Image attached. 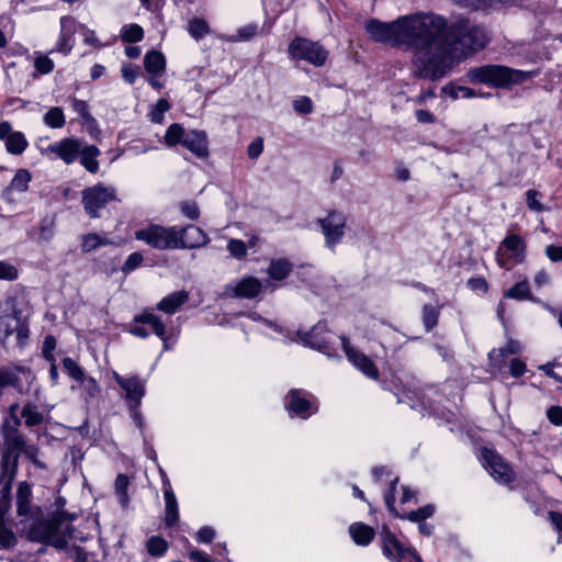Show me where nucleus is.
<instances>
[{
  "label": "nucleus",
  "instance_id": "f257e3e1",
  "mask_svg": "<svg viewBox=\"0 0 562 562\" xmlns=\"http://www.w3.org/2000/svg\"><path fill=\"white\" fill-rule=\"evenodd\" d=\"M370 38L392 47L413 50L412 63L418 78L438 80L452 68L453 60L485 47L482 26L459 19L451 25L434 13H414L392 22L371 19L366 25Z\"/></svg>",
  "mask_w": 562,
  "mask_h": 562
},
{
  "label": "nucleus",
  "instance_id": "f03ea898",
  "mask_svg": "<svg viewBox=\"0 0 562 562\" xmlns=\"http://www.w3.org/2000/svg\"><path fill=\"white\" fill-rule=\"evenodd\" d=\"M21 532L31 541L50 544L57 549L67 546L72 528L65 513H57L49 519H33L29 517L20 521Z\"/></svg>",
  "mask_w": 562,
  "mask_h": 562
},
{
  "label": "nucleus",
  "instance_id": "7ed1b4c3",
  "mask_svg": "<svg viewBox=\"0 0 562 562\" xmlns=\"http://www.w3.org/2000/svg\"><path fill=\"white\" fill-rule=\"evenodd\" d=\"M20 420L14 418L13 425L5 423L2 426L5 449L1 460L0 485L4 495L11 491V484L16 474L18 458L25 446L24 438L18 430Z\"/></svg>",
  "mask_w": 562,
  "mask_h": 562
},
{
  "label": "nucleus",
  "instance_id": "20e7f679",
  "mask_svg": "<svg viewBox=\"0 0 562 562\" xmlns=\"http://www.w3.org/2000/svg\"><path fill=\"white\" fill-rule=\"evenodd\" d=\"M531 75V72L502 65H484L471 68L467 77L472 83H484L495 88H510L514 85L525 82Z\"/></svg>",
  "mask_w": 562,
  "mask_h": 562
},
{
  "label": "nucleus",
  "instance_id": "39448f33",
  "mask_svg": "<svg viewBox=\"0 0 562 562\" xmlns=\"http://www.w3.org/2000/svg\"><path fill=\"white\" fill-rule=\"evenodd\" d=\"M16 334L19 346H23L29 337V328L21 317L14 299L9 297L0 303V338L2 344L12 334Z\"/></svg>",
  "mask_w": 562,
  "mask_h": 562
},
{
  "label": "nucleus",
  "instance_id": "423d86ee",
  "mask_svg": "<svg viewBox=\"0 0 562 562\" xmlns=\"http://www.w3.org/2000/svg\"><path fill=\"white\" fill-rule=\"evenodd\" d=\"M178 226L150 224L135 232V239L159 249H177Z\"/></svg>",
  "mask_w": 562,
  "mask_h": 562
},
{
  "label": "nucleus",
  "instance_id": "0eeeda50",
  "mask_svg": "<svg viewBox=\"0 0 562 562\" xmlns=\"http://www.w3.org/2000/svg\"><path fill=\"white\" fill-rule=\"evenodd\" d=\"M112 201H119L116 190L112 186L97 183L82 191L81 202L86 213L91 218L100 217V211Z\"/></svg>",
  "mask_w": 562,
  "mask_h": 562
},
{
  "label": "nucleus",
  "instance_id": "6e6552de",
  "mask_svg": "<svg viewBox=\"0 0 562 562\" xmlns=\"http://www.w3.org/2000/svg\"><path fill=\"white\" fill-rule=\"evenodd\" d=\"M289 54L294 59L306 60L315 67L323 66L328 58V50L319 43L296 37L289 45Z\"/></svg>",
  "mask_w": 562,
  "mask_h": 562
},
{
  "label": "nucleus",
  "instance_id": "1a4fd4ad",
  "mask_svg": "<svg viewBox=\"0 0 562 562\" xmlns=\"http://www.w3.org/2000/svg\"><path fill=\"white\" fill-rule=\"evenodd\" d=\"M383 554L396 562H423L420 557L411 548L402 543L391 530L383 526L381 531Z\"/></svg>",
  "mask_w": 562,
  "mask_h": 562
},
{
  "label": "nucleus",
  "instance_id": "9d476101",
  "mask_svg": "<svg viewBox=\"0 0 562 562\" xmlns=\"http://www.w3.org/2000/svg\"><path fill=\"white\" fill-rule=\"evenodd\" d=\"M347 218L344 213L330 211L325 217L317 221L325 238V245L330 250L342 240Z\"/></svg>",
  "mask_w": 562,
  "mask_h": 562
},
{
  "label": "nucleus",
  "instance_id": "9b49d317",
  "mask_svg": "<svg viewBox=\"0 0 562 562\" xmlns=\"http://www.w3.org/2000/svg\"><path fill=\"white\" fill-rule=\"evenodd\" d=\"M285 408L291 417L307 419L317 411L313 396L302 389H292L285 396Z\"/></svg>",
  "mask_w": 562,
  "mask_h": 562
},
{
  "label": "nucleus",
  "instance_id": "f8f14e48",
  "mask_svg": "<svg viewBox=\"0 0 562 562\" xmlns=\"http://www.w3.org/2000/svg\"><path fill=\"white\" fill-rule=\"evenodd\" d=\"M81 144V140L75 137L63 138L49 144L43 153L54 159L63 160L66 165H70L78 159Z\"/></svg>",
  "mask_w": 562,
  "mask_h": 562
},
{
  "label": "nucleus",
  "instance_id": "ddd939ff",
  "mask_svg": "<svg viewBox=\"0 0 562 562\" xmlns=\"http://www.w3.org/2000/svg\"><path fill=\"white\" fill-rule=\"evenodd\" d=\"M482 462L496 481L507 484L515 479L510 465L495 451L484 448L482 450Z\"/></svg>",
  "mask_w": 562,
  "mask_h": 562
},
{
  "label": "nucleus",
  "instance_id": "4468645a",
  "mask_svg": "<svg viewBox=\"0 0 562 562\" xmlns=\"http://www.w3.org/2000/svg\"><path fill=\"white\" fill-rule=\"evenodd\" d=\"M112 376L124 391L127 405L140 406L142 398L146 392L145 381L140 380L137 375H120L116 371L112 372Z\"/></svg>",
  "mask_w": 562,
  "mask_h": 562
},
{
  "label": "nucleus",
  "instance_id": "2eb2a0df",
  "mask_svg": "<svg viewBox=\"0 0 562 562\" xmlns=\"http://www.w3.org/2000/svg\"><path fill=\"white\" fill-rule=\"evenodd\" d=\"M340 340L348 360L357 369H359L366 376L370 379H378L379 370L376 369L372 360L364 353L355 349L346 337H340Z\"/></svg>",
  "mask_w": 562,
  "mask_h": 562
},
{
  "label": "nucleus",
  "instance_id": "dca6fc26",
  "mask_svg": "<svg viewBox=\"0 0 562 562\" xmlns=\"http://www.w3.org/2000/svg\"><path fill=\"white\" fill-rule=\"evenodd\" d=\"M210 241L203 229L195 225L178 227L177 249H194L205 246Z\"/></svg>",
  "mask_w": 562,
  "mask_h": 562
},
{
  "label": "nucleus",
  "instance_id": "f3484780",
  "mask_svg": "<svg viewBox=\"0 0 562 562\" xmlns=\"http://www.w3.org/2000/svg\"><path fill=\"white\" fill-rule=\"evenodd\" d=\"M262 290L261 282L255 277H244L225 288V293L234 297L254 299Z\"/></svg>",
  "mask_w": 562,
  "mask_h": 562
},
{
  "label": "nucleus",
  "instance_id": "a211bd4d",
  "mask_svg": "<svg viewBox=\"0 0 562 562\" xmlns=\"http://www.w3.org/2000/svg\"><path fill=\"white\" fill-rule=\"evenodd\" d=\"M77 22L72 16L60 18V33L55 48L52 52H59L64 55L69 54L74 47V35L76 33Z\"/></svg>",
  "mask_w": 562,
  "mask_h": 562
},
{
  "label": "nucleus",
  "instance_id": "6ab92c4d",
  "mask_svg": "<svg viewBox=\"0 0 562 562\" xmlns=\"http://www.w3.org/2000/svg\"><path fill=\"white\" fill-rule=\"evenodd\" d=\"M333 337L334 335L327 330L326 324L318 323L305 334L304 342L314 349L327 352Z\"/></svg>",
  "mask_w": 562,
  "mask_h": 562
},
{
  "label": "nucleus",
  "instance_id": "aec40b11",
  "mask_svg": "<svg viewBox=\"0 0 562 562\" xmlns=\"http://www.w3.org/2000/svg\"><path fill=\"white\" fill-rule=\"evenodd\" d=\"M182 145L198 158L204 159L209 156L207 136L203 131L187 132Z\"/></svg>",
  "mask_w": 562,
  "mask_h": 562
},
{
  "label": "nucleus",
  "instance_id": "412c9836",
  "mask_svg": "<svg viewBox=\"0 0 562 562\" xmlns=\"http://www.w3.org/2000/svg\"><path fill=\"white\" fill-rule=\"evenodd\" d=\"M503 247L510 252L509 258H512L515 262H524L526 257V243L524 238L515 234L508 235L501 243V246L497 249V254L502 251Z\"/></svg>",
  "mask_w": 562,
  "mask_h": 562
},
{
  "label": "nucleus",
  "instance_id": "4be33fe9",
  "mask_svg": "<svg viewBox=\"0 0 562 562\" xmlns=\"http://www.w3.org/2000/svg\"><path fill=\"white\" fill-rule=\"evenodd\" d=\"M164 498H165V525L170 527L177 524L179 519V509H178V501L175 495V492L172 490L170 482H165V491H164Z\"/></svg>",
  "mask_w": 562,
  "mask_h": 562
},
{
  "label": "nucleus",
  "instance_id": "5701e85b",
  "mask_svg": "<svg viewBox=\"0 0 562 562\" xmlns=\"http://www.w3.org/2000/svg\"><path fill=\"white\" fill-rule=\"evenodd\" d=\"M189 300V293L184 290L170 293L158 304L157 310L166 314H175L178 308Z\"/></svg>",
  "mask_w": 562,
  "mask_h": 562
},
{
  "label": "nucleus",
  "instance_id": "b1692460",
  "mask_svg": "<svg viewBox=\"0 0 562 562\" xmlns=\"http://www.w3.org/2000/svg\"><path fill=\"white\" fill-rule=\"evenodd\" d=\"M32 496V490L29 483L20 482L16 491V510L21 517L29 518L31 514L30 501Z\"/></svg>",
  "mask_w": 562,
  "mask_h": 562
},
{
  "label": "nucleus",
  "instance_id": "393cba45",
  "mask_svg": "<svg viewBox=\"0 0 562 562\" xmlns=\"http://www.w3.org/2000/svg\"><path fill=\"white\" fill-rule=\"evenodd\" d=\"M100 150L94 145H81L78 158L87 171L95 173L99 170V162L97 157L100 156Z\"/></svg>",
  "mask_w": 562,
  "mask_h": 562
},
{
  "label": "nucleus",
  "instance_id": "a878e982",
  "mask_svg": "<svg viewBox=\"0 0 562 562\" xmlns=\"http://www.w3.org/2000/svg\"><path fill=\"white\" fill-rule=\"evenodd\" d=\"M349 532L352 540L359 546L369 544L374 538V530L372 527L362 522H355L349 527Z\"/></svg>",
  "mask_w": 562,
  "mask_h": 562
},
{
  "label": "nucleus",
  "instance_id": "bb28decb",
  "mask_svg": "<svg viewBox=\"0 0 562 562\" xmlns=\"http://www.w3.org/2000/svg\"><path fill=\"white\" fill-rule=\"evenodd\" d=\"M144 66L150 75L160 76L166 69L165 56L160 52L150 50L144 57Z\"/></svg>",
  "mask_w": 562,
  "mask_h": 562
},
{
  "label": "nucleus",
  "instance_id": "cd10ccee",
  "mask_svg": "<svg viewBox=\"0 0 562 562\" xmlns=\"http://www.w3.org/2000/svg\"><path fill=\"white\" fill-rule=\"evenodd\" d=\"M134 321L139 324L150 325L153 331L166 344V326L162 323L160 316L154 313H143L135 316Z\"/></svg>",
  "mask_w": 562,
  "mask_h": 562
},
{
  "label": "nucleus",
  "instance_id": "c85d7f7f",
  "mask_svg": "<svg viewBox=\"0 0 562 562\" xmlns=\"http://www.w3.org/2000/svg\"><path fill=\"white\" fill-rule=\"evenodd\" d=\"M292 268L293 265L289 260L280 258L271 260L267 272L271 279L280 281L289 276V273L292 271Z\"/></svg>",
  "mask_w": 562,
  "mask_h": 562
},
{
  "label": "nucleus",
  "instance_id": "c756f323",
  "mask_svg": "<svg viewBox=\"0 0 562 562\" xmlns=\"http://www.w3.org/2000/svg\"><path fill=\"white\" fill-rule=\"evenodd\" d=\"M115 245L114 241L106 237H102L95 233H89L81 238V251L83 254L91 252L102 246Z\"/></svg>",
  "mask_w": 562,
  "mask_h": 562
},
{
  "label": "nucleus",
  "instance_id": "7c9ffc66",
  "mask_svg": "<svg viewBox=\"0 0 562 562\" xmlns=\"http://www.w3.org/2000/svg\"><path fill=\"white\" fill-rule=\"evenodd\" d=\"M55 64L47 55L35 52L34 53V68L35 71L32 74L33 78H37L43 75H48L54 70Z\"/></svg>",
  "mask_w": 562,
  "mask_h": 562
},
{
  "label": "nucleus",
  "instance_id": "2f4dec72",
  "mask_svg": "<svg viewBox=\"0 0 562 562\" xmlns=\"http://www.w3.org/2000/svg\"><path fill=\"white\" fill-rule=\"evenodd\" d=\"M29 146V142L22 132H14L5 140V149L11 155H21Z\"/></svg>",
  "mask_w": 562,
  "mask_h": 562
},
{
  "label": "nucleus",
  "instance_id": "473e14b6",
  "mask_svg": "<svg viewBox=\"0 0 562 562\" xmlns=\"http://www.w3.org/2000/svg\"><path fill=\"white\" fill-rule=\"evenodd\" d=\"M504 297L513 299L517 301L529 300L532 301L533 297L530 293V288L528 281L525 279L520 282H517L514 286L504 292Z\"/></svg>",
  "mask_w": 562,
  "mask_h": 562
},
{
  "label": "nucleus",
  "instance_id": "72a5a7b5",
  "mask_svg": "<svg viewBox=\"0 0 562 562\" xmlns=\"http://www.w3.org/2000/svg\"><path fill=\"white\" fill-rule=\"evenodd\" d=\"M32 179V176L29 170L26 169H19L13 179L11 180V183L8 188L9 191L23 193L26 192L29 189V183Z\"/></svg>",
  "mask_w": 562,
  "mask_h": 562
},
{
  "label": "nucleus",
  "instance_id": "f704fd0d",
  "mask_svg": "<svg viewBox=\"0 0 562 562\" xmlns=\"http://www.w3.org/2000/svg\"><path fill=\"white\" fill-rule=\"evenodd\" d=\"M187 132H184L183 127L178 124H171L164 136V142L168 147H173L178 144H182V139L186 137Z\"/></svg>",
  "mask_w": 562,
  "mask_h": 562
},
{
  "label": "nucleus",
  "instance_id": "c9c22d12",
  "mask_svg": "<svg viewBox=\"0 0 562 562\" xmlns=\"http://www.w3.org/2000/svg\"><path fill=\"white\" fill-rule=\"evenodd\" d=\"M188 32L194 40L199 41L200 38L207 35L211 30L204 19L194 18L189 22Z\"/></svg>",
  "mask_w": 562,
  "mask_h": 562
},
{
  "label": "nucleus",
  "instance_id": "e433bc0d",
  "mask_svg": "<svg viewBox=\"0 0 562 562\" xmlns=\"http://www.w3.org/2000/svg\"><path fill=\"white\" fill-rule=\"evenodd\" d=\"M44 123L52 128H60L65 125V115L61 108L54 106L49 109L44 117Z\"/></svg>",
  "mask_w": 562,
  "mask_h": 562
},
{
  "label": "nucleus",
  "instance_id": "4c0bfd02",
  "mask_svg": "<svg viewBox=\"0 0 562 562\" xmlns=\"http://www.w3.org/2000/svg\"><path fill=\"white\" fill-rule=\"evenodd\" d=\"M121 37L125 43H137L143 40L144 31L138 24H127L123 26Z\"/></svg>",
  "mask_w": 562,
  "mask_h": 562
},
{
  "label": "nucleus",
  "instance_id": "58836bf2",
  "mask_svg": "<svg viewBox=\"0 0 562 562\" xmlns=\"http://www.w3.org/2000/svg\"><path fill=\"white\" fill-rule=\"evenodd\" d=\"M21 415L25 419V425L29 427L40 425L44 419L43 414L40 413L36 406L32 404H26L23 407Z\"/></svg>",
  "mask_w": 562,
  "mask_h": 562
},
{
  "label": "nucleus",
  "instance_id": "ea45409f",
  "mask_svg": "<svg viewBox=\"0 0 562 562\" xmlns=\"http://www.w3.org/2000/svg\"><path fill=\"white\" fill-rule=\"evenodd\" d=\"M439 318V308L426 304L423 307V323L426 331H430L434 327H436Z\"/></svg>",
  "mask_w": 562,
  "mask_h": 562
},
{
  "label": "nucleus",
  "instance_id": "a19ab883",
  "mask_svg": "<svg viewBox=\"0 0 562 562\" xmlns=\"http://www.w3.org/2000/svg\"><path fill=\"white\" fill-rule=\"evenodd\" d=\"M147 551L153 557H161L168 549L167 541L161 537H150L146 543Z\"/></svg>",
  "mask_w": 562,
  "mask_h": 562
},
{
  "label": "nucleus",
  "instance_id": "79ce46f5",
  "mask_svg": "<svg viewBox=\"0 0 562 562\" xmlns=\"http://www.w3.org/2000/svg\"><path fill=\"white\" fill-rule=\"evenodd\" d=\"M170 109V103L166 99H159L156 104L151 106L149 117L153 123H161L164 115Z\"/></svg>",
  "mask_w": 562,
  "mask_h": 562
},
{
  "label": "nucleus",
  "instance_id": "37998d69",
  "mask_svg": "<svg viewBox=\"0 0 562 562\" xmlns=\"http://www.w3.org/2000/svg\"><path fill=\"white\" fill-rule=\"evenodd\" d=\"M128 477L125 474H119L115 479L114 487L115 492L119 496L120 503L122 505H126L128 502L127 497V487H128Z\"/></svg>",
  "mask_w": 562,
  "mask_h": 562
},
{
  "label": "nucleus",
  "instance_id": "c03bdc74",
  "mask_svg": "<svg viewBox=\"0 0 562 562\" xmlns=\"http://www.w3.org/2000/svg\"><path fill=\"white\" fill-rule=\"evenodd\" d=\"M78 382L81 383V386L87 394V396H86L87 402L90 398H94V397L99 396L100 386L93 378L83 375V379H80Z\"/></svg>",
  "mask_w": 562,
  "mask_h": 562
},
{
  "label": "nucleus",
  "instance_id": "a18cd8bd",
  "mask_svg": "<svg viewBox=\"0 0 562 562\" xmlns=\"http://www.w3.org/2000/svg\"><path fill=\"white\" fill-rule=\"evenodd\" d=\"M71 108L82 117L85 123L90 124L95 122L94 117L89 112L88 103L86 101L72 99Z\"/></svg>",
  "mask_w": 562,
  "mask_h": 562
},
{
  "label": "nucleus",
  "instance_id": "49530a36",
  "mask_svg": "<svg viewBox=\"0 0 562 562\" xmlns=\"http://www.w3.org/2000/svg\"><path fill=\"white\" fill-rule=\"evenodd\" d=\"M435 513V506L434 505H426L417 510L409 512L404 518H407L411 521H424L425 519L431 517Z\"/></svg>",
  "mask_w": 562,
  "mask_h": 562
},
{
  "label": "nucleus",
  "instance_id": "de8ad7c7",
  "mask_svg": "<svg viewBox=\"0 0 562 562\" xmlns=\"http://www.w3.org/2000/svg\"><path fill=\"white\" fill-rule=\"evenodd\" d=\"M63 366L71 379H74L76 381L83 379L85 373H83L82 369L72 358H69V357L65 358L63 360Z\"/></svg>",
  "mask_w": 562,
  "mask_h": 562
},
{
  "label": "nucleus",
  "instance_id": "09e8293b",
  "mask_svg": "<svg viewBox=\"0 0 562 562\" xmlns=\"http://www.w3.org/2000/svg\"><path fill=\"white\" fill-rule=\"evenodd\" d=\"M520 344L518 341H515V340H508L507 344L504 346V347H501L498 349H494L491 353H490V357L493 358L495 357L496 355L501 356V357H507L509 355H517L518 352H520Z\"/></svg>",
  "mask_w": 562,
  "mask_h": 562
},
{
  "label": "nucleus",
  "instance_id": "8fccbe9b",
  "mask_svg": "<svg viewBox=\"0 0 562 562\" xmlns=\"http://www.w3.org/2000/svg\"><path fill=\"white\" fill-rule=\"evenodd\" d=\"M227 250L231 256L236 259H241L247 255V246L245 241L240 239H229L227 244Z\"/></svg>",
  "mask_w": 562,
  "mask_h": 562
},
{
  "label": "nucleus",
  "instance_id": "3c124183",
  "mask_svg": "<svg viewBox=\"0 0 562 562\" xmlns=\"http://www.w3.org/2000/svg\"><path fill=\"white\" fill-rule=\"evenodd\" d=\"M398 481V477H395L391 481V485L389 491L384 495V501L387 509L395 516L400 518H404V516H401L396 513L394 503H395V490H396V483Z\"/></svg>",
  "mask_w": 562,
  "mask_h": 562
},
{
  "label": "nucleus",
  "instance_id": "603ef678",
  "mask_svg": "<svg viewBox=\"0 0 562 562\" xmlns=\"http://www.w3.org/2000/svg\"><path fill=\"white\" fill-rule=\"evenodd\" d=\"M143 260L144 257L140 252H132L122 266V271L126 274L132 272L143 263Z\"/></svg>",
  "mask_w": 562,
  "mask_h": 562
},
{
  "label": "nucleus",
  "instance_id": "864d4df0",
  "mask_svg": "<svg viewBox=\"0 0 562 562\" xmlns=\"http://www.w3.org/2000/svg\"><path fill=\"white\" fill-rule=\"evenodd\" d=\"M258 33V26L256 24L245 25L237 31L236 37H231L229 41H249Z\"/></svg>",
  "mask_w": 562,
  "mask_h": 562
},
{
  "label": "nucleus",
  "instance_id": "5fc2aeb1",
  "mask_svg": "<svg viewBox=\"0 0 562 562\" xmlns=\"http://www.w3.org/2000/svg\"><path fill=\"white\" fill-rule=\"evenodd\" d=\"M56 348V339L48 335L45 337L42 353L48 362L55 361L54 350Z\"/></svg>",
  "mask_w": 562,
  "mask_h": 562
},
{
  "label": "nucleus",
  "instance_id": "6e6d98bb",
  "mask_svg": "<svg viewBox=\"0 0 562 562\" xmlns=\"http://www.w3.org/2000/svg\"><path fill=\"white\" fill-rule=\"evenodd\" d=\"M293 109L299 114H308L313 111V103L308 97H301L293 102Z\"/></svg>",
  "mask_w": 562,
  "mask_h": 562
},
{
  "label": "nucleus",
  "instance_id": "4d7b16f0",
  "mask_svg": "<svg viewBox=\"0 0 562 562\" xmlns=\"http://www.w3.org/2000/svg\"><path fill=\"white\" fill-rule=\"evenodd\" d=\"M181 213L190 218V220H198L200 216V210L196 203L194 202H183L181 204Z\"/></svg>",
  "mask_w": 562,
  "mask_h": 562
},
{
  "label": "nucleus",
  "instance_id": "13d9d810",
  "mask_svg": "<svg viewBox=\"0 0 562 562\" xmlns=\"http://www.w3.org/2000/svg\"><path fill=\"white\" fill-rule=\"evenodd\" d=\"M18 277V271L11 263L0 261V280H14Z\"/></svg>",
  "mask_w": 562,
  "mask_h": 562
},
{
  "label": "nucleus",
  "instance_id": "bf43d9fd",
  "mask_svg": "<svg viewBox=\"0 0 562 562\" xmlns=\"http://www.w3.org/2000/svg\"><path fill=\"white\" fill-rule=\"evenodd\" d=\"M262 151L263 140L261 137H257L256 139H254L247 148V154L251 159H257L262 154Z\"/></svg>",
  "mask_w": 562,
  "mask_h": 562
},
{
  "label": "nucleus",
  "instance_id": "052dcab7",
  "mask_svg": "<svg viewBox=\"0 0 562 562\" xmlns=\"http://www.w3.org/2000/svg\"><path fill=\"white\" fill-rule=\"evenodd\" d=\"M526 202L530 210L535 212L543 211V206L538 200V192L535 190H528L526 193Z\"/></svg>",
  "mask_w": 562,
  "mask_h": 562
},
{
  "label": "nucleus",
  "instance_id": "680f3d73",
  "mask_svg": "<svg viewBox=\"0 0 562 562\" xmlns=\"http://www.w3.org/2000/svg\"><path fill=\"white\" fill-rule=\"evenodd\" d=\"M215 537V530L212 527L204 526L196 533V541L202 543H210Z\"/></svg>",
  "mask_w": 562,
  "mask_h": 562
},
{
  "label": "nucleus",
  "instance_id": "e2e57ef3",
  "mask_svg": "<svg viewBox=\"0 0 562 562\" xmlns=\"http://www.w3.org/2000/svg\"><path fill=\"white\" fill-rule=\"evenodd\" d=\"M468 286L473 291L482 293H486L488 290V284L486 280L482 277L469 279Z\"/></svg>",
  "mask_w": 562,
  "mask_h": 562
},
{
  "label": "nucleus",
  "instance_id": "0e129e2a",
  "mask_svg": "<svg viewBox=\"0 0 562 562\" xmlns=\"http://www.w3.org/2000/svg\"><path fill=\"white\" fill-rule=\"evenodd\" d=\"M547 417L555 426H562V407L551 406L547 411Z\"/></svg>",
  "mask_w": 562,
  "mask_h": 562
},
{
  "label": "nucleus",
  "instance_id": "69168bd1",
  "mask_svg": "<svg viewBox=\"0 0 562 562\" xmlns=\"http://www.w3.org/2000/svg\"><path fill=\"white\" fill-rule=\"evenodd\" d=\"M544 254L552 262L562 261V246L549 245L546 247Z\"/></svg>",
  "mask_w": 562,
  "mask_h": 562
},
{
  "label": "nucleus",
  "instance_id": "338daca9",
  "mask_svg": "<svg viewBox=\"0 0 562 562\" xmlns=\"http://www.w3.org/2000/svg\"><path fill=\"white\" fill-rule=\"evenodd\" d=\"M509 372L513 376L519 378L526 372V364L520 359H513L509 363Z\"/></svg>",
  "mask_w": 562,
  "mask_h": 562
},
{
  "label": "nucleus",
  "instance_id": "774afa93",
  "mask_svg": "<svg viewBox=\"0 0 562 562\" xmlns=\"http://www.w3.org/2000/svg\"><path fill=\"white\" fill-rule=\"evenodd\" d=\"M82 35H83V41L86 44L94 46V47L101 46L99 40L95 36V32L93 30L82 26Z\"/></svg>",
  "mask_w": 562,
  "mask_h": 562
}]
</instances>
